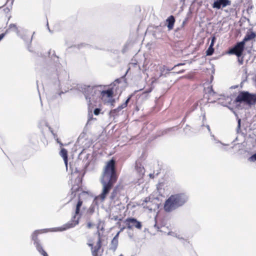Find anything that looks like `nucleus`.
I'll list each match as a JSON object with an SVG mask.
<instances>
[{
    "label": "nucleus",
    "mask_w": 256,
    "mask_h": 256,
    "mask_svg": "<svg viewBox=\"0 0 256 256\" xmlns=\"http://www.w3.org/2000/svg\"><path fill=\"white\" fill-rule=\"evenodd\" d=\"M48 56L50 60L48 69L49 76L54 84L60 89L69 81V73L63 68L60 62V58L56 55L54 50H50Z\"/></svg>",
    "instance_id": "obj_1"
},
{
    "label": "nucleus",
    "mask_w": 256,
    "mask_h": 256,
    "mask_svg": "<svg viewBox=\"0 0 256 256\" xmlns=\"http://www.w3.org/2000/svg\"><path fill=\"white\" fill-rule=\"evenodd\" d=\"M116 161L114 158L108 160L104 168L103 174L101 179L102 184V193L96 198H100L104 201L110 190L113 187L117 180V176L115 168Z\"/></svg>",
    "instance_id": "obj_2"
},
{
    "label": "nucleus",
    "mask_w": 256,
    "mask_h": 256,
    "mask_svg": "<svg viewBox=\"0 0 256 256\" xmlns=\"http://www.w3.org/2000/svg\"><path fill=\"white\" fill-rule=\"evenodd\" d=\"M188 199V196L185 193L172 194L166 200L164 210L166 212H172L184 206Z\"/></svg>",
    "instance_id": "obj_3"
},
{
    "label": "nucleus",
    "mask_w": 256,
    "mask_h": 256,
    "mask_svg": "<svg viewBox=\"0 0 256 256\" xmlns=\"http://www.w3.org/2000/svg\"><path fill=\"white\" fill-rule=\"evenodd\" d=\"M234 102L244 103L248 106L254 105L256 104V94L250 93L248 91H241Z\"/></svg>",
    "instance_id": "obj_4"
},
{
    "label": "nucleus",
    "mask_w": 256,
    "mask_h": 256,
    "mask_svg": "<svg viewBox=\"0 0 256 256\" xmlns=\"http://www.w3.org/2000/svg\"><path fill=\"white\" fill-rule=\"evenodd\" d=\"M83 94L87 102L90 104L91 100L95 99L96 96L98 95L100 90H97V86H90L84 85L82 87Z\"/></svg>",
    "instance_id": "obj_5"
},
{
    "label": "nucleus",
    "mask_w": 256,
    "mask_h": 256,
    "mask_svg": "<svg viewBox=\"0 0 256 256\" xmlns=\"http://www.w3.org/2000/svg\"><path fill=\"white\" fill-rule=\"evenodd\" d=\"M80 208L76 207L75 212L72 220L61 227H58L60 232H62L70 228L74 227L79 223L80 218L82 216L80 212Z\"/></svg>",
    "instance_id": "obj_6"
},
{
    "label": "nucleus",
    "mask_w": 256,
    "mask_h": 256,
    "mask_svg": "<svg viewBox=\"0 0 256 256\" xmlns=\"http://www.w3.org/2000/svg\"><path fill=\"white\" fill-rule=\"evenodd\" d=\"M245 45L243 42H238L233 47L230 48L227 52L226 54H234L236 56H240L243 54L245 48Z\"/></svg>",
    "instance_id": "obj_7"
},
{
    "label": "nucleus",
    "mask_w": 256,
    "mask_h": 256,
    "mask_svg": "<svg viewBox=\"0 0 256 256\" xmlns=\"http://www.w3.org/2000/svg\"><path fill=\"white\" fill-rule=\"evenodd\" d=\"M49 232H60V228H44L34 230L31 234V239L34 242V244L39 242L38 235L42 233H46Z\"/></svg>",
    "instance_id": "obj_8"
},
{
    "label": "nucleus",
    "mask_w": 256,
    "mask_h": 256,
    "mask_svg": "<svg viewBox=\"0 0 256 256\" xmlns=\"http://www.w3.org/2000/svg\"><path fill=\"white\" fill-rule=\"evenodd\" d=\"M125 222L129 230L132 229L134 226L138 229H140L142 227L141 222L138 221L134 218H128L126 220Z\"/></svg>",
    "instance_id": "obj_9"
},
{
    "label": "nucleus",
    "mask_w": 256,
    "mask_h": 256,
    "mask_svg": "<svg viewBox=\"0 0 256 256\" xmlns=\"http://www.w3.org/2000/svg\"><path fill=\"white\" fill-rule=\"evenodd\" d=\"M132 96V94L130 95L124 103L119 106L116 108L111 110L109 112L110 116L114 118L116 116H118V112L128 106Z\"/></svg>",
    "instance_id": "obj_10"
},
{
    "label": "nucleus",
    "mask_w": 256,
    "mask_h": 256,
    "mask_svg": "<svg viewBox=\"0 0 256 256\" xmlns=\"http://www.w3.org/2000/svg\"><path fill=\"white\" fill-rule=\"evenodd\" d=\"M231 2L230 0H216L212 4V8L217 10L222 9L230 5Z\"/></svg>",
    "instance_id": "obj_11"
},
{
    "label": "nucleus",
    "mask_w": 256,
    "mask_h": 256,
    "mask_svg": "<svg viewBox=\"0 0 256 256\" xmlns=\"http://www.w3.org/2000/svg\"><path fill=\"white\" fill-rule=\"evenodd\" d=\"M256 37V34L254 32H247L243 40H242L246 44L247 42L250 41Z\"/></svg>",
    "instance_id": "obj_12"
},
{
    "label": "nucleus",
    "mask_w": 256,
    "mask_h": 256,
    "mask_svg": "<svg viewBox=\"0 0 256 256\" xmlns=\"http://www.w3.org/2000/svg\"><path fill=\"white\" fill-rule=\"evenodd\" d=\"M100 94L102 98H103L105 96L110 98L113 96L114 92L112 88H108L106 90L100 91Z\"/></svg>",
    "instance_id": "obj_13"
},
{
    "label": "nucleus",
    "mask_w": 256,
    "mask_h": 256,
    "mask_svg": "<svg viewBox=\"0 0 256 256\" xmlns=\"http://www.w3.org/2000/svg\"><path fill=\"white\" fill-rule=\"evenodd\" d=\"M175 18L173 16H170L166 20V26L169 30H172L175 22Z\"/></svg>",
    "instance_id": "obj_14"
},
{
    "label": "nucleus",
    "mask_w": 256,
    "mask_h": 256,
    "mask_svg": "<svg viewBox=\"0 0 256 256\" xmlns=\"http://www.w3.org/2000/svg\"><path fill=\"white\" fill-rule=\"evenodd\" d=\"M60 154L63 158L66 166L67 167L68 162L67 150L64 148H62L60 152Z\"/></svg>",
    "instance_id": "obj_15"
},
{
    "label": "nucleus",
    "mask_w": 256,
    "mask_h": 256,
    "mask_svg": "<svg viewBox=\"0 0 256 256\" xmlns=\"http://www.w3.org/2000/svg\"><path fill=\"white\" fill-rule=\"evenodd\" d=\"M135 169L136 172L139 174L140 176H142L145 172L144 168L141 166V164L136 162Z\"/></svg>",
    "instance_id": "obj_16"
},
{
    "label": "nucleus",
    "mask_w": 256,
    "mask_h": 256,
    "mask_svg": "<svg viewBox=\"0 0 256 256\" xmlns=\"http://www.w3.org/2000/svg\"><path fill=\"white\" fill-rule=\"evenodd\" d=\"M32 36H33V35ZM19 36H20L25 42L26 43H27L29 41L30 44H28V49L30 52H31L32 50L30 49V46L32 40V36L30 39H28L26 35L21 36L20 34Z\"/></svg>",
    "instance_id": "obj_17"
},
{
    "label": "nucleus",
    "mask_w": 256,
    "mask_h": 256,
    "mask_svg": "<svg viewBox=\"0 0 256 256\" xmlns=\"http://www.w3.org/2000/svg\"><path fill=\"white\" fill-rule=\"evenodd\" d=\"M118 246V240L112 239L111 241V243L110 246V250L113 252H115Z\"/></svg>",
    "instance_id": "obj_18"
},
{
    "label": "nucleus",
    "mask_w": 256,
    "mask_h": 256,
    "mask_svg": "<svg viewBox=\"0 0 256 256\" xmlns=\"http://www.w3.org/2000/svg\"><path fill=\"white\" fill-rule=\"evenodd\" d=\"M210 136L211 137V140L212 142H213L214 144H220V145L224 146H228V144H224L222 142L218 140L212 133H210Z\"/></svg>",
    "instance_id": "obj_19"
},
{
    "label": "nucleus",
    "mask_w": 256,
    "mask_h": 256,
    "mask_svg": "<svg viewBox=\"0 0 256 256\" xmlns=\"http://www.w3.org/2000/svg\"><path fill=\"white\" fill-rule=\"evenodd\" d=\"M34 245L36 246V250H38V251L42 254H44V252H45V250L43 249V248L42 246V245L40 244V242H36V243H34Z\"/></svg>",
    "instance_id": "obj_20"
},
{
    "label": "nucleus",
    "mask_w": 256,
    "mask_h": 256,
    "mask_svg": "<svg viewBox=\"0 0 256 256\" xmlns=\"http://www.w3.org/2000/svg\"><path fill=\"white\" fill-rule=\"evenodd\" d=\"M9 28H14V30L16 32L18 36H20V31L18 30V28L16 24H11L8 26Z\"/></svg>",
    "instance_id": "obj_21"
},
{
    "label": "nucleus",
    "mask_w": 256,
    "mask_h": 256,
    "mask_svg": "<svg viewBox=\"0 0 256 256\" xmlns=\"http://www.w3.org/2000/svg\"><path fill=\"white\" fill-rule=\"evenodd\" d=\"M117 193H118L117 188H115L113 190L110 196V198L111 200H114L116 198V197Z\"/></svg>",
    "instance_id": "obj_22"
},
{
    "label": "nucleus",
    "mask_w": 256,
    "mask_h": 256,
    "mask_svg": "<svg viewBox=\"0 0 256 256\" xmlns=\"http://www.w3.org/2000/svg\"><path fill=\"white\" fill-rule=\"evenodd\" d=\"M214 52V48L212 47L209 46L207 50H206V56H212Z\"/></svg>",
    "instance_id": "obj_23"
},
{
    "label": "nucleus",
    "mask_w": 256,
    "mask_h": 256,
    "mask_svg": "<svg viewBox=\"0 0 256 256\" xmlns=\"http://www.w3.org/2000/svg\"><path fill=\"white\" fill-rule=\"evenodd\" d=\"M238 57V62L239 64L242 65L244 63V55L243 54H240V56H236Z\"/></svg>",
    "instance_id": "obj_24"
},
{
    "label": "nucleus",
    "mask_w": 256,
    "mask_h": 256,
    "mask_svg": "<svg viewBox=\"0 0 256 256\" xmlns=\"http://www.w3.org/2000/svg\"><path fill=\"white\" fill-rule=\"evenodd\" d=\"M150 197H146L144 200L142 204V206L144 208H146V204H148L150 202H151L150 201Z\"/></svg>",
    "instance_id": "obj_25"
},
{
    "label": "nucleus",
    "mask_w": 256,
    "mask_h": 256,
    "mask_svg": "<svg viewBox=\"0 0 256 256\" xmlns=\"http://www.w3.org/2000/svg\"><path fill=\"white\" fill-rule=\"evenodd\" d=\"M100 250V248L95 246L94 248H93V249H92V256H98V251Z\"/></svg>",
    "instance_id": "obj_26"
},
{
    "label": "nucleus",
    "mask_w": 256,
    "mask_h": 256,
    "mask_svg": "<svg viewBox=\"0 0 256 256\" xmlns=\"http://www.w3.org/2000/svg\"><path fill=\"white\" fill-rule=\"evenodd\" d=\"M94 210H95L94 206L93 205H92L89 208L87 212H88V214H92L94 212Z\"/></svg>",
    "instance_id": "obj_27"
},
{
    "label": "nucleus",
    "mask_w": 256,
    "mask_h": 256,
    "mask_svg": "<svg viewBox=\"0 0 256 256\" xmlns=\"http://www.w3.org/2000/svg\"><path fill=\"white\" fill-rule=\"evenodd\" d=\"M98 240L96 243V246L100 248L102 246V244H101L102 242H101V239H100V232L98 231Z\"/></svg>",
    "instance_id": "obj_28"
},
{
    "label": "nucleus",
    "mask_w": 256,
    "mask_h": 256,
    "mask_svg": "<svg viewBox=\"0 0 256 256\" xmlns=\"http://www.w3.org/2000/svg\"><path fill=\"white\" fill-rule=\"evenodd\" d=\"M172 234H171V232H169V234L172 235V236L176 237L178 238L180 240L182 241V242L184 244V242H186V240H185L184 238L180 237V236H177L176 234H174V232H172Z\"/></svg>",
    "instance_id": "obj_29"
},
{
    "label": "nucleus",
    "mask_w": 256,
    "mask_h": 256,
    "mask_svg": "<svg viewBox=\"0 0 256 256\" xmlns=\"http://www.w3.org/2000/svg\"><path fill=\"white\" fill-rule=\"evenodd\" d=\"M216 37L214 36H212L211 38V42H210V45L209 46L214 48V46L216 42Z\"/></svg>",
    "instance_id": "obj_30"
},
{
    "label": "nucleus",
    "mask_w": 256,
    "mask_h": 256,
    "mask_svg": "<svg viewBox=\"0 0 256 256\" xmlns=\"http://www.w3.org/2000/svg\"><path fill=\"white\" fill-rule=\"evenodd\" d=\"M248 160L250 162H256V152L248 158Z\"/></svg>",
    "instance_id": "obj_31"
},
{
    "label": "nucleus",
    "mask_w": 256,
    "mask_h": 256,
    "mask_svg": "<svg viewBox=\"0 0 256 256\" xmlns=\"http://www.w3.org/2000/svg\"><path fill=\"white\" fill-rule=\"evenodd\" d=\"M100 111H101V109H100V108H96L94 110V114L96 115V116H98L100 112Z\"/></svg>",
    "instance_id": "obj_32"
},
{
    "label": "nucleus",
    "mask_w": 256,
    "mask_h": 256,
    "mask_svg": "<svg viewBox=\"0 0 256 256\" xmlns=\"http://www.w3.org/2000/svg\"><path fill=\"white\" fill-rule=\"evenodd\" d=\"M184 64V63H180V64H178L176 65H175L172 68H171V69H168V70L170 71V70H176L177 67H178V66H183Z\"/></svg>",
    "instance_id": "obj_33"
},
{
    "label": "nucleus",
    "mask_w": 256,
    "mask_h": 256,
    "mask_svg": "<svg viewBox=\"0 0 256 256\" xmlns=\"http://www.w3.org/2000/svg\"><path fill=\"white\" fill-rule=\"evenodd\" d=\"M241 126V120L239 118H238V126H237V130L238 132L240 129Z\"/></svg>",
    "instance_id": "obj_34"
},
{
    "label": "nucleus",
    "mask_w": 256,
    "mask_h": 256,
    "mask_svg": "<svg viewBox=\"0 0 256 256\" xmlns=\"http://www.w3.org/2000/svg\"><path fill=\"white\" fill-rule=\"evenodd\" d=\"M82 204V201L79 198L77 202V204H76V206L78 208H81Z\"/></svg>",
    "instance_id": "obj_35"
},
{
    "label": "nucleus",
    "mask_w": 256,
    "mask_h": 256,
    "mask_svg": "<svg viewBox=\"0 0 256 256\" xmlns=\"http://www.w3.org/2000/svg\"><path fill=\"white\" fill-rule=\"evenodd\" d=\"M153 90V88L152 86H151L150 88H149L148 89H146L144 92V94H148L150 92Z\"/></svg>",
    "instance_id": "obj_36"
},
{
    "label": "nucleus",
    "mask_w": 256,
    "mask_h": 256,
    "mask_svg": "<svg viewBox=\"0 0 256 256\" xmlns=\"http://www.w3.org/2000/svg\"><path fill=\"white\" fill-rule=\"evenodd\" d=\"M79 188H80V186H74L72 188V191H76V190H78Z\"/></svg>",
    "instance_id": "obj_37"
},
{
    "label": "nucleus",
    "mask_w": 256,
    "mask_h": 256,
    "mask_svg": "<svg viewBox=\"0 0 256 256\" xmlns=\"http://www.w3.org/2000/svg\"><path fill=\"white\" fill-rule=\"evenodd\" d=\"M120 233V232H118V233L116 234V236L113 238V240H118V236Z\"/></svg>",
    "instance_id": "obj_38"
},
{
    "label": "nucleus",
    "mask_w": 256,
    "mask_h": 256,
    "mask_svg": "<svg viewBox=\"0 0 256 256\" xmlns=\"http://www.w3.org/2000/svg\"><path fill=\"white\" fill-rule=\"evenodd\" d=\"M111 219L116 221L118 220V216H114Z\"/></svg>",
    "instance_id": "obj_39"
},
{
    "label": "nucleus",
    "mask_w": 256,
    "mask_h": 256,
    "mask_svg": "<svg viewBox=\"0 0 256 256\" xmlns=\"http://www.w3.org/2000/svg\"><path fill=\"white\" fill-rule=\"evenodd\" d=\"M92 226H93L92 224L90 222H88L87 224V227L88 228H90Z\"/></svg>",
    "instance_id": "obj_40"
},
{
    "label": "nucleus",
    "mask_w": 256,
    "mask_h": 256,
    "mask_svg": "<svg viewBox=\"0 0 256 256\" xmlns=\"http://www.w3.org/2000/svg\"><path fill=\"white\" fill-rule=\"evenodd\" d=\"M206 128L208 129V130L210 133H210H212V132H211V130H210V126L208 125H206Z\"/></svg>",
    "instance_id": "obj_41"
},
{
    "label": "nucleus",
    "mask_w": 256,
    "mask_h": 256,
    "mask_svg": "<svg viewBox=\"0 0 256 256\" xmlns=\"http://www.w3.org/2000/svg\"><path fill=\"white\" fill-rule=\"evenodd\" d=\"M5 34L2 33L0 34V41L4 38Z\"/></svg>",
    "instance_id": "obj_42"
},
{
    "label": "nucleus",
    "mask_w": 256,
    "mask_h": 256,
    "mask_svg": "<svg viewBox=\"0 0 256 256\" xmlns=\"http://www.w3.org/2000/svg\"><path fill=\"white\" fill-rule=\"evenodd\" d=\"M217 146L219 148H221L223 150H225V151H227L228 150V149L225 148H222L221 146H220L219 145H218Z\"/></svg>",
    "instance_id": "obj_43"
},
{
    "label": "nucleus",
    "mask_w": 256,
    "mask_h": 256,
    "mask_svg": "<svg viewBox=\"0 0 256 256\" xmlns=\"http://www.w3.org/2000/svg\"><path fill=\"white\" fill-rule=\"evenodd\" d=\"M184 72V70H178V72H176L178 73V74H182Z\"/></svg>",
    "instance_id": "obj_44"
},
{
    "label": "nucleus",
    "mask_w": 256,
    "mask_h": 256,
    "mask_svg": "<svg viewBox=\"0 0 256 256\" xmlns=\"http://www.w3.org/2000/svg\"><path fill=\"white\" fill-rule=\"evenodd\" d=\"M120 79H116L115 80V81L114 82V83H117V84H119L120 82Z\"/></svg>",
    "instance_id": "obj_45"
},
{
    "label": "nucleus",
    "mask_w": 256,
    "mask_h": 256,
    "mask_svg": "<svg viewBox=\"0 0 256 256\" xmlns=\"http://www.w3.org/2000/svg\"><path fill=\"white\" fill-rule=\"evenodd\" d=\"M238 87V85H235V86H232L230 87V88H232V89H233V88H237Z\"/></svg>",
    "instance_id": "obj_46"
},
{
    "label": "nucleus",
    "mask_w": 256,
    "mask_h": 256,
    "mask_svg": "<svg viewBox=\"0 0 256 256\" xmlns=\"http://www.w3.org/2000/svg\"><path fill=\"white\" fill-rule=\"evenodd\" d=\"M52 136L54 140L56 139V138H58V136L56 134H53Z\"/></svg>",
    "instance_id": "obj_47"
},
{
    "label": "nucleus",
    "mask_w": 256,
    "mask_h": 256,
    "mask_svg": "<svg viewBox=\"0 0 256 256\" xmlns=\"http://www.w3.org/2000/svg\"><path fill=\"white\" fill-rule=\"evenodd\" d=\"M67 92V91H66V90L65 92ZM64 92H62V91H61L60 92L58 93V95H59L60 96H61V94H64Z\"/></svg>",
    "instance_id": "obj_48"
},
{
    "label": "nucleus",
    "mask_w": 256,
    "mask_h": 256,
    "mask_svg": "<svg viewBox=\"0 0 256 256\" xmlns=\"http://www.w3.org/2000/svg\"><path fill=\"white\" fill-rule=\"evenodd\" d=\"M56 142L58 144L60 141L59 140V138H56V139L55 140Z\"/></svg>",
    "instance_id": "obj_49"
},
{
    "label": "nucleus",
    "mask_w": 256,
    "mask_h": 256,
    "mask_svg": "<svg viewBox=\"0 0 256 256\" xmlns=\"http://www.w3.org/2000/svg\"><path fill=\"white\" fill-rule=\"evenodd\" d=\"M50 130L51 133L52 134H54V131L52 130L51 128H50Z\"/></svg>",
    "instance_id": "obj_50"
},
{
    "label": "nucleus",
    "mask_w": 256,
    "mask_h": 256,
    "mask_svg": "<svg viewBox=\"0 0 256 256\" xmlns=\"http://www.w3.org/2000/svg\"><path fill=\"white\" fill-rule=\"evenodd\" d=\"M124 229V227H123V228H120V230L119 232H122V231H123Z\"/></svg>",
    "instance_id": "obj_51"
},
{
    "label": "nucleus",
    "mask_w": 256,
    "mask_h": 256,
    "mask_svg": "<svg viewBox=\"0 0 256 256\" xmlns=\"http://www.w3.org/2000/svg\"><path fill=\"white\" fill-rule=\"evenodd\" d=\"M58 144H60V146H64L63 144L61 142H60Z\"/></svg>",
    "instance_id": "obj_52"
},
{
    "label": "nucleus",
    "mask_w": 256,
    "mask_h": 256,
    "mask_svg": "<svg viewBox=\"0 0 256 256\" xmlns=\"http://www.w3.org/2000/svg\"><path fill=\"white\" fill-rule=\"evenodd\" d=\"M88 246L92 247V249H93V245L92 244H88Z\"/></svg>",
    "instance_id": "obj_53"
},
{
    "label": "nucleus",
    "mask_w": 256,
    "mask_h": 256,
    "mask_svg": "<svg viewBox=\"0 0 256 256\" xmlns=\"http://www.w3.org/2000/svg\"><path fill=\"white\" fill-rule=\"evenodd\" d=\"M43 256H48L46 252H44V254H42Z\"/></svg>",
    "instance_id": "obj_54"
},
{
    "label": "nucleus",
    "mask_w": 256,
    "mask_h": 256,
    "mask_svg": "<svg viewBox=\"0 0 256 256\" xmlns=\"http://www.w3.org/2000/svg\"><path fill=\"white\" fill-rule=\"evenodd\" d=\"M129 69H130V68H128V69L126 70V74H125V75H124V76H122V78L124 77V76H125L128 74V71Z\"/></svg>",
    "instance_id": "obj_55"
},
{
    "label": "nucleus",
    "mask_w": 256,
    "mask_h": 256,
    "mask_svg": "<svg viewBox=\"0 0 256 256\" xmlns=\"http://www.w3.org/2000/svg\"><path fill=\"white\" fill-rule=\"evenodd\" d=\"M174 73V72H168V73H167L168 74H172Z\"/></svg>",
    "instance_id": "obj_56"
},
{
    "label": "nucleus",
    "mask_w": 256,
    "mask_h": 256,
    "mask_svg": "<svg viewBox=\"0 0 256 256\" xmlns=\"http://www.w3.org/2000/svg\"><path fill=\"white\" fill-rule=\"evenodd\" d=\"M90 156V154H87L86 155V158H88V156Z\"/></svg>",
    "instance_id": "obj_57"
},
{
    "label": "nucleus",
    "mask_w": 256,
    "mask_h": 256,
    "mask_svg": "<svg viewBox=\"0 0 256 256\" xmlns=\"http://www.w3.org/2000/svg\"><path fill=\"white\" fill-rule=\"evenodd\" d=\"M160 184L157 187V188H158V190L159 191L160 190Z\"/></svg>",
    "instance_id": "obj_58"
},
{
    "label": "nucleus",
    "mask_w": 256,
    "mask_h": 256,
    "mask_svg": "<svg viewBox=\"0 0 256 256\" xmlns=\"http://www.w3.org/2000/svg\"><path fill=\"white\" fill-rule=\"evenodd\" d=\"M205 119H206V117H205V116L204 115V117H203V120H205Z\"/></svg>",
    "instance_id": "obj_59"
},
{
    "label": "nucleus",
    "mask_w": 256,
    "mask_h": 256,
    "mask_svg": "<svg viewBox=\"0 0 256 256\" xmlns=\"http://www.w3.org/2000/svg\"><path fill=\"white\" fill-rule=\"evenodd\" d=\"M152 176H153V174H150V177H152Z\"/></svg>",
    "instance_id": "obj_60"
},
{
    "label": "nucleus",
    "mask_w": 256,
    "mask_h": 256,
    "mask_svg": "<svg viewBox=\"0 0 256 256\" xmlns=\"http://www.w3.org/2000/svg\"><path fill=\"white\" fill-rule=\"evenodd\" d=\"M123 256V255L122 254H120V256Z\"/></svg>",
    "instance_id": "obj_61"
},
{
    "label": "nucleus",
    "mask_w": 256,
    "mask_h": 256,
    "mask_svg": "<svg viewBox=\"0 0 256 256\" xmlns=\"http://www.w3.org/2000/svg\"><path fill=\"white\" fill-rule=\"evenodd\" d=\"M154 226V227H156V224H155Z\"/></svg>",
    "instance_id": "obj_62"
}]
</instances>
